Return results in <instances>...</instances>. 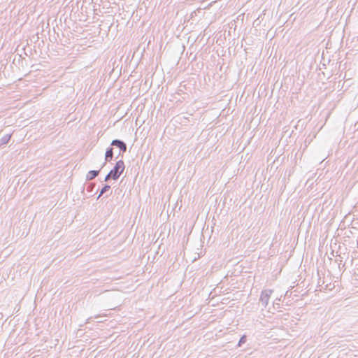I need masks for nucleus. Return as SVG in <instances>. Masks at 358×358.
I'll return each instance as SVG.
<instances>
[{"mask_svg":"<svg viewBox=\"0 0 358 358\" xmlns=\"http://www.w3.org/2000/svg\"><path fill=\"white\" fill-rule=\"evenodd\" d=\"M125 169L124 162L122 160H119L116 162L113 169H112L110 172L105 177L104 180L108 181L110 179H113L114 180H117L122 173L124 172Z\"/></svg>","mask_w":358,"mask_h":358,"instance_id":"f257e3e1","label":"nucleus"},{"mask_svg":"<svg viewBox=\"0 0 358 358\" xmlns=\"http://www.w3.org/2000/svg\"><path fill=\"white\" fill-rule=\"evenodd\" d=\"M273 289H264L261 292L259 302L264 308H266Z\"/></svg>","mask_w":358,"mask_h":358,"instance_id":"f03ea898","label":"nucleus"},{"mask_svg":"<svg viewBox=\"0 0 358 358\" xmlns=\"http://www.w3.org/2000/svg\"><path fill=\"white\" fill-rule=\"evenodd\" d=\"M110 145L113 147H116L120 149V152H125L127 151V144L122 140L114 139L112 141Z\"/></svg>","mask_w":358,"mask_h":358,"instance_id":"7ed1b4c3","label":"nucleus"},{"mask_svg":"<svg viewBox=\"0 0 358 358\" xmlns=\"http://www.w3.org/2000/svg\"><path fill=\"white\" fill-rule=\"evenodd\" d=\"M113 157V148L110 147L107 148L105 154V162L102 164L101 169H102L106 164V162H110Z\"/></svg>","mask_w":358,"mask_h":358,"instance_id":"20e7f679","label":"nucleus"},{"mask_svg":"<svg viewBox=\"0 0 358 358\" xmlns=\"http://www.w3.org/2000/svg\"><path fill=\"white\" fill-rule=\"evenodd\" d=\"M101 169L100 168L99 170H92V171H90L87 173V176H86L87 180H92L94 179L99 174V172H100Z\"/></svg>","mask_w":358,"mask_h":358,"instance_id":"39448f33","label":"nucleus"},{"mask_svg":"<svg viewBox=\"0 0 358 358\" xmlns=\"http://www.w3.org/2000/svg\"><path fill=\"white\" fill-rule=\"evenodd\" d=\"M178 203H168L167 213H169L170 208H171L170 214L173 213L174 215V212L176 211V209L178 207Z\"/></svg>","mask_w":358,"mask_h":358,"instance_id":"423d86ee","label":"nucleus"},{"mask_svg":"<svg viewBox=\"0 0 358 358\" xmlns=\"http://www.w3.org/2000/svg\"><path fill=\"white\" fill-rule=\"evenodd\" d=\"M11 137V134H6L0 139V147L3 145L7 144Z\"/></svg>","mask_w":358,"mask_h":358,"instance_id":"0eeeda50","label":"nucleus"},{"mask_svg":"<svg viewBox=\"0 0 358 358\" xmlns=\"http://www.w3.org/2000/svg\"><path fill=\"white\" fill-rule=\"evenodd\" d=\"M110 189V186L109 185H104L103 187L101 188L99 194L96 197V199H98L101 195L105 194L106 192H108Z\"/></svg>","mask_w":358,"mask_h":358,"instance_id":"6e6552de","label":"nucleus"},{"mask_svg":"<svg viewBox=\"0 0 358 358\" xmlns=\"http://www.w3.org/2000/svg\"><path fill=\"white\" fill-rule=\"evenodd\" d=\"M247 341V336L245 335H243L237 344L238 347H241L243 344L245 343Z\"/></svg>","mask_w":358,"mask_h":358,"instance_id":"1a4fd4ad","label":"nucleus"},{"mask_svg":"<svg viewBox=\"0 0 358 358\" xmlns=\"http://www.w3.org/2000/svg\"><path fill=\"white\" fill-rule=\"evenodd\" d=\"M224 204H225V203H224V202H222V208H223V207H224ZM222 210V209H221V210Z\"/></svg>","mask_w":358,"mask_h":358,"instance_id":"9d476101","label":"nucleus"},{"mask_svg":"<svg viewBox=\"0 0 358 358\" xmlns=\"http://www.w3.org/2000/svg\"><path fill=\"white\" fill-rule=\"evenodd\" d=\"M220 203H221L220 202H218L217 208H219V207H220Z\"/></svg>","mask_w":358,"mask_h":358,"instance_id":"9b49d317","label":"nucleus"},{"mask_svg":"<svg viewBox=\"0 0 358 358\" xmlns=\"http://www.w3.org/2000/svg\"><path fill=\"white\" fill-rule=\"evenodd\" d=\"M181 207H182V205H180V206L178 207V210H180Z\"/></svg>","mask_w":358,"mask_h":358,"instance_id":"f8f14e48","label":"nucleus"},{"mask_svg":"<svg viewBox=\"0 0 358 358\" xmlns=\"http://www.w3.org/2000/svg\"><path fill=\"white\" fill-rule=\"evenodd\" d=\"M278 307L280 306V303H275Z\"/></svg>","mask_w":358,"mask_h":358,"instance_id":"ddd939ff","label":"nucleus"},{"mask_svg":"<svg viewBox=\"0 0 358 358\" xmlns=\"http://www.w3.org/2000/svg\"><path fill=\"white\" fill-rule=\"evenodd\" d=\"M166 203H164V208H166Z\"/></svg>","mask_w":358,"mask_h":358,"instance_id":"4468645a","label":"nucleus"}]
</instances>
